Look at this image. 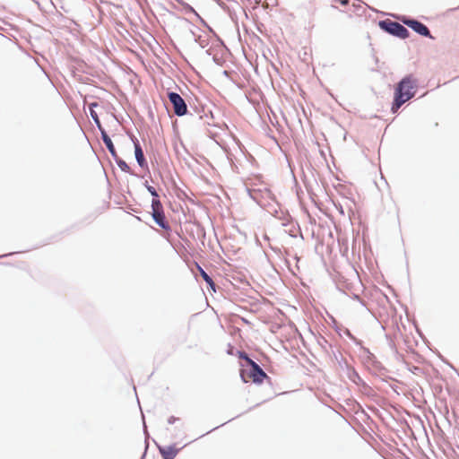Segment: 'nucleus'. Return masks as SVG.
<instances>
[{"label":"nucleus","mask_w":459,"mask_h":459,"mask_svg":"<svg viewBox=\"0 0 459 459\" xmlns=\"http://www.w3.org/2000/svg\"><path fill=\"white\" fill-rule=\"evenodd\" d=\"M417 88L418 81L411 74L403 76L394 86L391 112L396 114L406 101L414 98Z\"/></svg>","instance_id":"f257e3e1"},{"label":"nucleus","mask_w":459,"mask_h":459,"mask_svg":"<svg viewBox=\"0 0 459 459\" xmlns=\"http://www.w3.org/2000/svg\"><path fill=\"white\" fill-rule=\"evenodd\" d=\"M344 334L359 347L360 353L359 358L361 362L368 368L372 375L377 376L383 372H387L386 368L377 359L368 348L363 346V342L355 337L349 329H345Z\"/></svg>","instance_id":"f03ea898"},{"label":"nucleus","mask_w":459,"mask_h":459,"mask_svg":"<svg viewBox=\"0 0 459 459\" xmlns=\"http://www.w3.org/2000/svg\"><path fill=\"white\" fill-rule=\"evenodd\" d=\"M239 375L243 383L248 382V377L255 385H261L264 380H266L269 384H272V378L268 377L264 370L255 361L245 368H241Z\"/></svg>","instance_id":"7ed1b4c3"},{"label":"nucleus","mask_w":459,"mask_h":459,"mask_svg":"<svg viewBox=\"0 0 459 459\" xmlns=\"http://www.w3.org/2000/svg\"><path fill=\"white\" fill-rule=\"evenodd\" d=\"M377 25L384 32L401 39H406L411 36L406 27L389 19L380 20Z\"/></svg>","instance_id":"20e7f679"},{"label":"nucleus","mask_w":459,"mask_h":459,"mask_svg":"<svg viewBox=\"0 0 459 459\" xmlns=\"http://www.w3.org/2000/svg\"><path fill=\"white\" fill-rule=\"evenodd\" d=\"M398 18L403 25H406L408 28L411 29L415 33L421 37L434 39V37L432 36L428 26L419 20L407 15H400Z\"/></svg>","instance_id":"39448f33"},{"label":"nucleus","mask_w":459,"mask_h":459,"mask_svg":"<svg viewBox=\"0 0 459 459\" xmlns=\"http://www.w3.org/2000/svg\"><path fill=\"white\" fill-rule=\"evenodd\" d=\"M167 97L173 107V110L176 116H193V113L188 109L186 100L181 97L180 94L173 91H168Z\"/></svg>","instance_id":"423d86ee"},{"label":"nucleus","mask_w":459,"mask_h":459,"mask_svg":"<svg viewBox=\"0 0 459 459\" xmlns=\"http://www.w3.org/2000/svg\"><path fill=\"white\" fill-rule=\"evenodd\" d=\"M347 369H348V377L349 379L353 383L355 384L356 385H358L360 389V392L369 397V398H374L377 396V393L373 390V388L368 385L362 378L361 377L359 376V374L358 373V371L351 367V366H348L347 365Z\"/></svg>","instance_id":"0eeeda50"},{"label":"nucleus","mask_w":459,"mask_h":459,"mask_svg":"<svg viewBox=\"0 0 459 459\" xmlns=\"http://www.w3.org/2000/svg\"><path fill=\"white\" fill-rule=\"evenodd\" d=\"M133 143H134V158L136 160V162L137 164L139 165V167L145 170V173L144 175L143 176H140L139 178H144L147 175H149L150 177V179L152 183H154V180L151 177V172H150V169H149V165H148V161L144 156V153H143V150L141 146V143L140 142L138 141V139L135 137V136H131L130 137Z\"/></svg>","instance_id":"6e6552de"},{"label":"nucleus","mask_w":459,"mask_h":459,"mask_svg":"<svg viewBox=\"0 0 459 459\" xmlns=\"http://www.w3.org/2000/svg\"><path fill=\"white\" fill-rule=\"evenodd\" d=\"M155 444L158 447V450H159L162 459H174L180 451L179 448L176 447L175 444H171L167 446H160L156 442H155Z\"/></svg>","instance_id":"1a4fd4ad"},{"label":"nucleus","mask_w":459,"mask_h":459,"mask_svg":"<svg viewBox=\"0 0 459 459\" xmlns=\"http://www.w3.org/2000/svg\"><path fill=\"white\" fill-rule=\"evenodd\" d=\"M152 217L154 222L167 232H171L172 229L169 223L164 212H152Z\"/></svg>","instance_id":"9d476101"},{"label":"nucleus","mask_w":459,"mask_h":459,"mask_svg":"<svg viewBox=\"0 0 459 459\" xmlns=\"http://www.w3.org/2000/svg\"><path fill=\"white\" fill-rule=\"evenodd\" d=\"M100 137H101V140L103 141L106 148L108 149V152L110 153V155L112 157H117V150L115 148V145L110 138V136L108 135V134L107 133V131H103L100 133Z\"/></svg>","instance_id":"9b49d317"},{"label":"nucleus","mask_w":459,"mask_h":459,"mask_svg":"<svg viewBox=\"0 0 459 459\" xmlns=\"http://www.w3.org/2000/svg\"><path fill=\"white\" fill-rule=\"evenodd\" d=\"M115 160V162L117 163V165L118 166V168L125 173H127L131 176H134V177H140V175L136 174L134 171L132 170V169L130 168V166L122 159L120 158L117 154V157H112Z\"/></svg>","instance_id":"f8f14e48"},{"label":"nucleus","mask_w":459,"mask_h":459,"mask_svg":"<svg viewBox=\"0 0 459 459\" xmlns=\"http://www.w3.org/2000/svg\"><path fill=\"white\" fill-rule=\"evenodd\" d=\"M237 356L239 359L242 360V362L240 363L241 368H245L246 367L254 362V360L249 357V355L245 351L238 350Z\"/></svg>","instance_id":"ddd939ff"},{"label":"nucleus","mask_w":459,"mask_h":459,"mask_svg":"<svg viewBox=\"0 0 459 459\" xmlns=\"http://www.w3.org/2000/svg\"><path fill=\"white\" fill-rule=\"evenodd\" d=\"M247 192L249 197L254 200L259 206H264V204L261 203L262 191L260 189H250L247 187Z\"/></svg>","instance_id":"4468645a"},{"label":"nucleus","mask_w":459,"mask_h":459,"mask_svg":"<svg viewBox=\"0 0 459 459\" xmlns=\"http://www.w3.org/2000/svg\"><path fill=\"white\" fill-rule=\"evenodd\" d=\"M90 116L91 119L93 120L94 124L96 125L98 130L100 133L105 131L106 129L102 126L101 122L100 120L99 115L95 110H91Z\"/></svg>","instance_id":"2eb2a0df"},{"label":"nucleus","mask_w":459,"mask_h":459,"mask_svg":"<svg viewBox=\"0 0 459 459\" xmlns=\"http://www.w3.org/2000/svg\"><path fill=\"white\" fill-rule=\"evenodd\" d=\"M332 326L339 336H342V333H344L346 327L342 326L334 317L331 316Z\"/></svg>","instance_id":"dca6fc26"},{"label":"nucleus","mask_w":459,"mask_h":459,"mask_svg":"<svg viewBox=\"0 0 459 459\" xmlns=\"http://www.w3.org/2000/svg\"><path fill=\"white\" fill-rule=\"evenodd\" d=\"M178 4L183 7L186 13H194L197 18L198 16H200L198 13L195 10V8L184 0H182V2Z\"/></svg>","instance_id":"f3484780"},{"label":"nucleus","mask_w":459,"mask_h":459,"mask_svg":"<svg viewBox=\"0 0 459 459\" xmlns=\"http://www.w3.org/2000/svg\"><path fill=\"white\" fill-rule=\"evenodd\" d=\"M191 34L195 36V42L197 43L202 48L208 46V41L202 39L201 35H195L193 30H190Z\"/></svg>","instance_id":"a211bd4d"},{"label":"nucleus","mask_w":459,"mask_h":459,"mask_svg":"<svg viewBox=\"0 0 459 459\" xmlns=\"http://www.w3.org/2000/svg\"><path fill=\"white\" fill-rule=\"evenodd\" d=\"M152 212H164L163 205L160 202V199L159 200H152Z\"/></svg>","instance_id":"6ab92c4d"},{"label":"nucleus","mask_w":459,"mask_h":459,"mask_svg":"<svg viewBox=\"0 0 459 459\" xmlns=\"http://www.w3.org/2000/svg\"><path fill=\"white\" fill-rule=\"evenodd\" d=\"M173 185H174V188H175V192H176V195L179 198V199H186L188 197L187 194L181 188H179L177 185H176V182L173 180Z\"/></svg>","instance_id":"aec40b11"},{"label":"nucleus","mask_w":459,"mask_h":459,"mask_svg":"<svg viewBox=\"0 0 459 459\" xmlns=\"http://www.w3.org/2000/svg\"><path fill=\"white\" fill-rule=\"evenodd\" d=\"M198 271L202 279L205 281L206 284L210 281L212 282V278L200 265H198Z\"/></svg>","instance_id":"412c9836"},{"label":"nucleus","mask_w":459,"mask_h":459,"mask_svg":"<svg viewBox=\"0 0 459 459\" xmlns=\"http://www.w3.org/2000/svg\"><path fill=\"white\" fill-rule=\"evenodd\" d=\"M352 7H353V12L359 16H361L365 12V8L361 5L360 2H359L358 4L354 3L352 4Z\"/></svg>","instance_id":"4be33fe9"},{"label":"nucleus","mask_w":459,"mask_h":459,"mask_svg":"<svg viewBox=\"0 0 459 459\" xmlns=\"http://www.w3.org/2000/svg\"><path fill=\"white\" fill-rule=\"evenodd\" d=\"M255 2L257 4L261 3L262 0H255ZM278 4V1L277 0H264V4H263V7L264 9H268L270 6H275Z\"/></svg>","instance_id":"5701e85b"},{"label":"nucleus","mask_w":459,"mask_h":459,"mask_svg":"<svg viewBox=\"0 0 459 459\" xmlns=\"http://www.w3.org/2000/svg\"><path fill=\"white\" fill-rule=\"evenodd\" d=\"M201 24L207 29L208 32L212 35H216V31L206 22L204 19H203L201 16H198L197 18Z\"/></svg>","instance_id":"b1692460"},{"label":"nucleus","mask_w":459,"mask_h":459,"mask_svg":"<svg viewBox=\"0 0 459 459\" xmlns=\"http://www.w3.org/2000/svg\"><path fill=\"white\" fill-rule=\"evenodd\" d=\"M213 62L220 66H222L225 64V60L222 57H219L217 55L212 56Z\"/></svg>","instance_id":"393cba45"},{"label":"nucleus","mask_w":459,"mask_h":459,"mask_svg":"<svg viewBox=\"0 0 459 459\" xmlns=\"http://www.w3.org/2000/svg\"><path fill=\"white\" fill-rule=\"evenodd\" d=\"M212 36L216 39V41L218 42L219 46L223 47L224 48L227 49V47H226L224 41L217 33H216V35H212Z\"/></svg>","instance_id":"a878e982"},{"label":"nucleus","mask_w":459,"mask_h":459,"mask_svg":"<svg viewBox=\"0 0 459 459\" xmlns=\"http://www.w3.org/2000/svg\"><path fill=\"white\" fill-rule=\"evenodd\" d=\"M143 186H144V187L146 188V190L148 191V193H149V194L153 193V192H154V190H156L152 186H151V185L149 184V182H148V181H145V182L143 183Z\"/></svg>","instance_id":"bb28decb"},{"label":"nucleus","mask_w":459,"mask_h":459,"mask_svg":"<svg viewBox=\"0 0 459 459\" xmlns=\"http://www.w3.org/2000/svg\"><path fill=\"white\" fill-rule=\"evenodd\" d=\"M179 420H180V419H179V418H178V417H176V416H170V417H169V419H168V423H169V425H172V424L176 423L177 421H178Z\"/></svg>","instance_id":"cd10ccee"},{"label":"nucleus","mask_w":459,"mask_h":459,"mask_svg":"<svg viewBox=\"0 0 459 459\" xmlns=\"http://www.w3.org/2000/svg\"><path fill=\"white\" fill-rule=\"evenodd\" d=\"M99 107V103L94 101L88 104L89 108V113H91V110H95V108Z\"/></svg>","instance_id":"c85d7f7f"},{"label":"nucleus","mask_w":459,"mask_h":459,"mask_svg":"<svg viewBox=\"0 0 459 459\" xmlns=\"http://www.w3.org/2000/svg\"><path fill=\"white\" fill-rule=\"evenodd\" d=\"M206 285H207L208 290H212V291H216V284L213 281V280L212 281V282L210 281Z\"/></svg>","instance_id":"c756f323"},{"label":"nucleus","mask_w":459,"mask_h":459,"mask_svg":"<svg viewBox=\"0 0 459 459\" xmlns=\"http://www.w3.org/2000/svg\"><path fill=\"white\" fill-rule=\"evenodd\" d=\"M438 357L442 359L443 362H445L446 365H448L451 368L456 370L455 368V367L446 359H445L439 352H438Z\"/></svg>","instance_id":"7c9ffc66"},{"label":"nucleus","mask_w":459,"mask_h":459,"mask_svg":"<svg viewBox=\"0 0 459 459\" xmlns=\"http://www.w3.org/2000/svg\"><path fill=\"white\" fill-rule=\"evenodd\" d=\"M150 195H152V200H159L160 199V195L157 192V190H154V192L151 193Z\"/></svg>","instance_id":"2f4dec72"},{"label":"nucleus","mask_w":459,"mask_h":459,"mask_svg":"<svg viewBox=\"0 0 459 459\" xmlns=\"http://www.w3.org/2000/svg\"><path fill=\"white\" fill-rule=\"evenodd\" d=\"M148 447H149V444L148 442L145 440V448H144V451L141 456V459H144L146 455H147V450H148Z\"/></svg>","instance_id":"473e14b6"},{"label":"nucleus","mask_w":459,"mask_h":459,"mask_svg":"<svg viewBox=\"0 0 459 459\" xmlns=\"http://www.w3.org/2000/svg\"><path fill=\"white\" fill-rule=\"evenodd\" d=\"M143 431H144V434H145V437L147 438L149 434L147 432V426H146V423H145V420H144V415L143 414Z\"/></svg>","instance_id":"72a5a7b5"},{"label":"nucleus","mask_w":459,"mask_h":459,"mask_svg":"<svg viewBox=\"0 0 459 459\" xmlns=\"http://www.w3.org/2000/svg\"><path fill=\"white\" fill-rule=\"evenodd\" d=\"M19 252H10V253H7V254H4V255H0V259L1 258H4V257H8V256H12L15 254H18Z\"/></svg>","instance_id":"f704fd0d"},{"label":"nucleus","mask_w":459,"mask_h":459,"mask_svg":"<svg viewBox=\"0 0 459 459\" xmlns=\"http://www.w3.org/2000/svg\"><path fill=\"white\" fill-rule=\"evenodd\" d=\"M320 345H325V344H328L330 347H332L331 344L328 343V341L325 338V337H322V342H318Z\"/></svg>","instance_id":"c9c22d12"},{"label":"nucleus","mask_w":459,"mask_h":459,"mask_svg":"<svg viewBox=\"0 0 459 459\" xmlns=\"http://www.w3.org/2000/svg\"><path fill=\"white\" fill-rule=\"evenodd\" d=\"M270 248L276 254H279L281 253V249L279 247H273L272 245L269 246Z\"/></svg>","instance_id":"e433bc0d"},{"label":"nucleus","mask_w":459,"mask_h":459,"mask_svg":"<svg viewBox=\"0 0 459 459\" xmlns=\"http://www.w3.org/2000/svg\"><path fill=\"white\" fill-rule=\"evenodd\" d=\"M190 108L193 109V111L196 114H200V110L198 109V108L196 106H193L190 104Z\"/></svg>","instance_id":"4c0bfd02"},{"label":"nucleus","mask_w":459,"mask_h":459,"mask_svg":"<svg viewBox=\"0 0 459 459\" xmlns=\"http://www.w3.org/2000/svg\"><path fill=\"white\" fill-rule=\"evenodd\" d=\"M222 74H223L225 77H230V71H228V70H224V71L222 72Z\"/></svg>","instance_id":"58836bf2"},{"label":"nucleus","mask_w":459,"mask_h":459,"mask_svg":"<svg viewBox=\"0 0 459 459\" xmlns=\"http://www.w3.org/2000/svg\"><path fill=\"white\" fill-rule=\"evenodd\" d=\"M224 424H225V423H222V424H221L220 426L214 427L212 429H211V430L207 431V432H206V434H209L210 432H212V431H213V430L217 429L218 428H220L221 426H223Z\"/></svg>","instance_id":"ea45409f"},{"label":"nucleus","mask_w":459,"mask_h":459,"mask_svg":"<svg viewBox=\"0 0 459 459\" xmlns=\"http://www.w3.org/2000/svg\"><path fill=\"white\" fill-rule=\"evenodd\" d=\"M265 192H266V194L268 195V196H269L270 198H272V195H273L272 192H271L269 189H265Z\"/></svg>","instance_id":"a19ab883"},{"label":"nucleus","mask_w":459,"mask_h":459,"mask_svg":"<svg viewBox=\"0 0 459 459\" xmlns=\"http://www.w3.org/2000/svg\"><path fill=\"white\" fill-rule=\"evenodd\" d=\"M206 55L212 56V48H209L205 51Z\"/></svg>","instance_id":"79ce46f5"},{"label":"nucleus","mask_w":459,"mask_h":459,"mask_svg":"<svg viewBox=\"0 0 459 459\" xmlns=\"http://www.w3.org/2000/svg\"><path fill=\"white\" fill-rule=\"evenodd\" d=\"M263 238H264V240H266V241H269V240H270V238H269L266 234H264Z\"/></svg>","instance_id":"37998d69"},{"label":"nucleus","mask_w":459,"mask_h":459,"mask_svg":"<svg viewBox=\"0 0 459 459\" xmlns=\"http://www.w3.org/2000/svg\"><path fill=\"white\" fill-rule=\"evenodd\" d=\"M354 299L360 300V298L358 295H354Z\"/></svg>","instance_id":"c03bdc74"},{"label":"nucleus","mask_w":459,"mask_h":459,"mask_svg":"<svg viewBox=\"0 0 459 459\" xmlns=\"http://www.w3.org/2000/svg\"><path fill=\"white\" fill-rule=\"evenodd\" d=\"M290 236L291 238H296V235H295V234H293V233H290Z\"/></svg>","instance_id":"a18cd8bd"},{"label":"nucleus","mask_w":459,"mask_h":459,"mask_svg":"<svg viewBox=\"0 0 459 459\" xmlns=\"http://www.w3.org/2000/svg\"><path fill=\"white\" fill-rule=\"evenodd\" d=\"M159 176L160 177L161 179L163 178L162 174H161L160 171H159Z\"/></svg>","instance_id":"49530a36"},{"label":"nucleus","mask_w":459,"mask_h":459,"mask_svg":"<svg viewBox=\"0 0 459 459\" xmlns=\"http://www.w3.org/2000/svg\"><path fill=\"white\" fill-rule=\"evenodd\" d=\"M392 388L394 391H395L397 393V391H396L397 386H392Z\"/></svg>","instance_id":"de8ad7c7"},{"label":"nucleus","mask_w":459,"mask_h":459,"mask_svg":"<svg viewBox=\"0 0 459 459\" xmlns=\"http://www.w3.org/2000/svg\"><path fill=\"white\" fill-rule=\"evenodd\" d=\"M183 20H184L185 22H189V20H188V19H186V18H183Z\"/></svg>","instance_id":"09e8293b"},{"label":"nucleus","mask_w":459,"mask_h":459,"mask_svg":"<svg viewBox=\"0 0 459 459\" xmlns=\"http://www.w3.org/2000/svg\"><path fill=\"white\" fill-rule=\"evenodd\" d=\"M230 351H231V349H229L228 351H227L228 354H232Z\"/></svg>","instance_id":"8fccbe9b"},{"label":"nucleus","mask_w":459,"mask_h":459,"mask_svg":"<svg viewBox=\"0 0 459 459\" xmlns=\"http://www.w3.org/2000/svg\"><path fill=\"white\" fill-rule=\"evenodd\" d=\"M230 351H231V349H229L228 351H227L228 354H232Z\"/></svg>","instance_id":"3c124183"},{"label":"nucleus","mask_w":459,"mask_h":459,"mask_svg":"<svg viewBox=\"0 0 459 459\" xmlns=\"http://www.w3.org/2000/svg\"><path fill=\"white\" fill-rule=\"evenodd\" d=\"M175 1H176L178 4L182 2V0H175Z\"/></svg>","instance_id":"603ef678"}]
</instances>
